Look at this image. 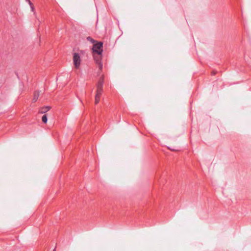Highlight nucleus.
I'll return each instance as SVG.
<instances>
[{
	"instance_id": "nucleus-1",
	"label": "nucleus",
	"mask_w": 251,
	"mask_h": 251,
	"mask_svg": "<svg viewBox=\"0 0 251 251\" xmlns=\"http://www.w3.org/2000/svg\"><path fill=\"white\" fill-rule=\"evenodd\" d=\"M102 45L100 42L96 43L93 47V57L96 63H99L102 51Z\"/></svg>"
},
{
	"instance_id": "nucleus-2",
	"label": "nucleus",
	"mask_w": 251,
	"mask_h": 251,
	"mask_svg": "<svg viewBox=\"0 0 251 251\" xmlns=\"http://www.w3.org/2000/svg\"><path fill=\"white\" fill-rule=\"evenodd\" d=\"M81 52H75L73 54V64L74 68L79 70L82 64Z\"/></svg>"
},
{
	"instance_id": "nucleus-3",
	"label": "nucleus",
	"mask_w": 251,
	"mask_h": 251,
	"mask_svg": "<svg viewBox=\"0 0 251 251\" xmlns=\"http://www.w3.org/2000/svg\"><path fill=\"white\" fill-rule=\"evenodd\" d=\"M103 91V82L99 81L97 85L96 95H100L101 96Z\"/></svg>"
},
{
	"instance_id": "nucleus-4",
	"label": "nucleus",
	"mask_w": 251,
	"mask_h": 251,
	"mask_svg": "<svg viewBox=\"0 0 251 251\" xmlns=\"http://www.w3.org/2000/svg\"><path fill=\"white\" fill-rule=\"evenodd\" d=\"M50 109V106H44L40 109V112L42 113H44L49 111Z\"/></svg>"
},
{
	"instance_id": "nucleus-5",
	"label": "nucleus",
	"mask_w": 251,
	"mask_h": 251,
	"mask_svg": "<svg viewBox=\"0 0 251 251\" xmlns=\"http://www.w3.org/2000/svg\"><path fill=\"white\" fill-rule=\"evenodd\" d=\"M100 96L98 95H95V103L96 104H98L100 102Z\"/></svg>"
},
{
	"instance_id": "nucleus-6",
	"label": "nucleus",
	"mask_w": 251,
	"mask_h": 251,
	"mask_svg": "<svg viewBox=\"0 0 251 251\" xmlns=\"http://www.w3.org/2000/svg\"><path fill=\"white\" fill-rule=\"evenodd\" d=\"M42 122L44 123H46L48 121L47 117L46 115H44L42 118Z\"/></svg>"
},
{
	"instance_id": "nucleus-7",
	"label": "nucleus",
	"mask_w": 251,
	"mask_h": 251,
	"mask_svg": "<svg viewBox=\"0 0 251 251\" xmlns=\"http://www.w3.org/2000/svg\"><path fill=\"white\" fill-rule=\"evenodd\" d=\"M29 5H30V6L31 7V10L32 11H33V10H34V6H33V3L31 2H29Z\"/></svg>"
},
{
	"instance_id": "nucleus-8",
	"label": "nucleus",
	"mask_w": 251,
	"mask_h": 251,
	"mask_svg": "<svg viewBox=\"0 0 251 251\" xmlns=\"http://www.w3.org/2000/svg\"><path fill=\"white\" fill-rule=\"evenodd\" d=\"M26 1L29 4V2H31L30 0H26Z\"/></svg>"
},
{
	"instance_id": "nucleus-9",
	"label": "nucleus",
	"mask_w": 251,
	"mask_h": 251,
	"mask_svg": "<svg viewBox=\"0 0 251 251\" xmlns=\"http://www.w3.org/2000/svg\"><path fill=\"white\" fill-rule=\"evenodd\" d=\"M97 63L98 64H100V67L101 66V65H100V63Z\"/></svg>"
}]
</instances>
